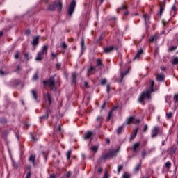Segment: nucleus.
<instances>
[{"instance_id":"obj_1","label":"nucleus","mask_w":178,"mask_h":178,"mask_svg":"<svg viewBox=\"0 0 178 178\" xmlns=\"http://www.w3.org/2000/svg\"><path fill=\"white\" fill-rule=\"evenodd\" d=\"M155 84V82L154 81H150V88L149 90H145L143 92H142L138 98V102L139 104H141L142 105H145V99H149L151 98V93L154 92L155 90H154V85Z\"/></svg>"},{"instance_id":"obj_2","label":"nucleus","mask_w":178,"mask_h":178,"mask_svg":"<svg viewBox=\"0 0 178 178\" xmlns=\"http://www.w3.org/2000/svg\"><path fill=\"white\" fill-rule=\"evenodd\" d=\"M116 154H118V150L112 149L107 153H102L99 157V162L105 163L107 159H112V158H116Z\"/></svg>"},{"instance_id":"obj_3","label":"nucleus","mask_w":178,"mask_h":178,"mask_svg":"<svg viewBox=\"0 0 178 178\" xmlns=\"http://www.w3.org/2000/svg\"><path fill=\"white\" fill-rule=\"evenodd\" d=\"M43 86L44 87H49L51 91L55 89V75L51 76L48 79L43 80Z\"/></svg>"},{"instance_id":"obj_4","label":"nucleus","mask_w":178,"mask_h":178,"mask_svg":"<svg viewBox=\"0 0 178 178\" xmlns=\"http://www.w3.org/2000/svg\"><path fill=\"white\" fill-rule=\"evenodd\" d=\"M47 51H48V46L47 45L43 46L42 48V50L37 54V56L35 57V60H37L38 62H41V60H42V56H44V55L47 54Z\"/></svg>"},{"instance_id":"obj_5","label":"nucleus","mask_w":178,"mask_h":178,"mask_svg":"<svg viewBox=\"0 0 178 178\" xmlns=\"http://www.w3.org/2000/svg\"><path fill=\"white\" fill-rule=\"evenodd\" d=\"M76 8V0H72L67 8V14L68 16L71 17L72 15H73V13L74 12V8Z\"/></svg>"},{"instance_id":"obj_6","label":"nucleus","mask_w":178,"mask_h":178,"mask_svg":"<svg viewBox=\"0 0 178 178\" xmlns=\"http://www.w3.org/2000/svg\"><path fill=\"white\" fill-rule=\"evenodd\" d=\"M103 120H104V117L102 115H98L96 118V120H95L96 129H99L102 126Z\"/></svg>"},{"instance_id":"obj_7","label":"nucleus","mask_w":178,"mask_h":178,"mask_svg":"<svg viewBox=\"0 0 178 178\" xmlns=\"http://www.w3.org/2000/svg\"><path fill=\"white\" fill-rule=\"evenodd\" d=\"M120 11L123 12L124 16H127L129 15L127 6H126L125 5H122L121 7L117 8V13H120Z\"/></svg>"},{"instance_id":"obj_8","label":"nucleus","mask_w":178,"mask_h":178,"mask_svg":"<svg viewBox=\"0 0 178 178\" xmlns=\"http://www.w3.org/2000/svg\"><path fill=\"white\" fill-rule=\"evenodd\" d=\"M165 8H166V3L165 2L160 3L159 12L158 13L159 16H162L163 12H165Z\"/></svg>"},{"instance_id":"obj_9","label":"nucleus","mask_w":178,"mask_h":178,"mask_svg":"<svg viewBox=\"0 0 178 178\" xmlns=\"http://www.w3.org/2000/svg\"><path fill=\"white\" fill-rule=\"evenodd\" d=\"M38 44H40V35L33 36L31 41V44L33 47H37Z\"/></svg>"},{"instance_id":"obj_10","label":"nucleus","mask_w":178,"mask_h":178,"mask_svg":"<svg viewBox=\"0 0 178 178\" xmlns=\"http://www.w3.org/2000/svg\"><path fill=\"white\" fill-rule=\"evenodd\" d=\"M44 99L46 102H48L49 106H51V105L52 104V96L51 95V94L47 93L44 95Z\"/></svg>"},{"instance_id":"obj_11","label":"nucleus","mask_w":178,"mask_h":178,"mask_svg":"<svg viewBox=\"0 0 178 178\" xmlns=\"http://www.w3.org/2000/svg\"><path fill=\"white\" fill-rule=\"evenodd\" d=\"M159 134V128L158 127H154L152 130V138H155Z\"/></svg>"},{"instance_id":"obj_12","label":"nucleus","mask_w":178,"mask_h":178,"mask_svg":"<svg viewBox=\"0 0 178 178\" xmlns=\"http://www.w3.org/2000/svg\"><path fill=\"white\" fill-rule=\"evenodd\" d=\"M77 78V75L76 73H72L71 75V84L73 87H76V84L77 83L76 79Z\"/></svg>"},{"instance_id":"obj_13","label":"nucleus","mask_w":178,"mask_h":178,"mask_svg":"<svg viewBox=\"0 0 178 178\" xmlns=\"http://www.w3.org/2000/svg\"><path fill=\"white\" fill-rule=\"evenodd\" d=\"M92 136H94V132L91 131H87L83 136V138L85 140H90V138L92 137Z\"/></svg>"},{"instance_id":"obj_14","label":"nucleus","mask_w":178,"mask_h":178,"mask_svg":"<svg viewBox=\"0 0 178 178\" xmlns=\"http://www.w3.org/2000/svg\"><path fill=\"white\" fill-rule=\"evenodd\" d=\"M114 49H115V47L108 46L106 47H104V54H111V52H113Z\"/></svg>"},{"instance_id":"obj_15","label":"nucleus","mask_w":178,"mask_h":178,"mask_svg":"<svg viewBox=\"0 0 178 178\" xmlns=\"http://www.w3.org/2000/svg\"><path fill=\"white\" fill-rule=\"evenodd\" d=\"M131 149L133 152H137L140 149V143H136L131 147Z\"/></svg>"},{"instance_id":"obj_16","label":"nucleus","mask_w":178,"mask_h":178,"mask_svg":"<svg viewBox=\"0 0 178 178\" xmlns=\"http://www.w3.org/2000/svg\"><path fill=\"white\" fill-rule=\"evenodd\" d=\"M156 79L157 81H160V82L165 81V75L163 73L156 74Z\"/></svg>"},{"instance_id":"obj_17","label":"nucleus","mask_w":178,"mask_h":178,"mask_svg":"<svg viewBox=\"0 0 178 178\" xmlns=\"http://www.w3.org/2000/svg\"><path fill=\"white\" fill-rule=\"evenodd\" d=\"M28 161L33 164V166H35V155L31 154L28 159Z\"/></svg>"},{"instance_id":"obj_18","label":"nucleus","mask_w":178,"mask_h":178,"mask_svg":"<svg viewBox=\"0 0 178 178\" xmlns=\"http://www.w3.org/2000/svg\"><path fill=\"white\" fill-rule=\"evenodd\" d=\"M96 68L94 66H90L88 69V76H91V74H94L95 73Z\"/></svg>"},{"instance_id":"obj_19","label":"nucleus","mask_w":178,"mask_h":178,"mask_svg":"<svg viewBox=\"0 0 178 178\" xmlns=\"http://www.w3.org/2000/svg\"><path fill=\"white\" fill-rule=\"evenodd\" d=\"M47 9L51 12L55 11V10L56 9V3H54L52 4H49L47 7Z\"/></svg>"},{"instance_id":"obj_20","label":"nucleus","mask_w":178,"mask_h":178,"mask_svg":"<svg viewBox=\"0 0 178 178\" xmlns=\"http://www.w3.org/2000/svg\"><path fill=\"white\" fill-rule=\"evenodd\" d=\"M21 83L20 79H13L11 81L12 86H13V87L16 88L17 87V86H19Z\"/></svg>"},{"instance_id":"obj_21","label":"nucleus","mask_w":178,"mask_h":178,"mask_svg":"<svg viewBox=\"0 0 178 178\" xmlns=\"http://www.w3.org/2000/svg\"><path fill=\"white\" fill-rule=\"evenodd\" d=\"M129 73V70H127L124 72H122L120 73V83H122V81H123V77H124V76L127 75Z\"/></svg>"},{"instance_id":"obj_22","label":"nucleus","mask_w":178,"mask_h":178,"mask_svg":"<svg viewBox=\"0 0 178 178\" xmlns=\"http://www.w3.org/2000/svg\"><path fill=\"white\" fill-rule=\"evenodd\" d=\"M134 120V117L130 116L126 119V124H131Z\"/></svg>"},{"instance_id":"obj_23","label":"nucleus","mask_w":178,"mask_h":178,"mask_svg":"<svg viewBox=\"0 0 178 178\" xmlns=\"http://www.w3.org/2000/svg\"><path fill=\"white\" fill-rule=\"evenodd\" d=\"M138 132V128L134 129L131 134V140H134L136 138V136H137V133Z\"/></svg>"},{"instance_id":"obj_24","label":"nucleus","mask_w":178,"mask_h":178,"mask_svg":"<svg viewBox=\"0 0 178 178\" xmlns=\"http://www.w3.org/2000/svg\"><path fill=\"white\" fill-rule=\"evenodd\" d=\"M49 117V116L48 115V114H46V113H45L44 115H43L39 117V119H40V123H42V120H47Z\"/></svg>"},{"instance_id":"obj_25","label":"nucleus","mask_w":178,"mask_h":178,"mask_svg":"<svg viewBox=\"0 0 178 178\" xmlns=\"http://www.w3.org/2000/svg\"><path fill=\"white\" fill-rule=\"evenodd\" d=\"M143 52H144L143 49H140V50H138L134 59H138V58H140V56H141Z\"/></svg>"},{"instance_id":"obj_26","label":"nucleus","mask_w":178,"mask_h":178,"mask_svg":"<svg viewBox=\"0 0 178 178\" xmlns=\"http://www.w3.org/2000/svg\"><path fill=\"white\" fill-rule=\"evenodd\" d=\"M158 40V36L156 35H152L149 38V42H154V41H156Z\"/></svg>"},{"instance_id":"obj_27","label":"nucleus","mask_w":178,"mask_h":178,"mask_svg":"<svg viewBox=\"0 0 178 178\" xmlns=\"http://www.w3.org/2000/svg\"><path fill=\"white\" fill-rule=\"evenodd\" d=\"M24 60L27 62V60H30V59H31V55H30L29 53L25 52L24 54Z\"/></svg>"},{"instance_id":"obj_28","label":"nucleus","mask_w":178,"mask_h":178,"mask_svg":"<svg viewBox=\"0 0 178 178\" xmlns=\"http://www.w3.org/2000/svg\"><path fill=\"white\" fill-rule=\"evenodd\" d=\"M56 8L58 9V12H62L63 4L62 2H58L56 4Z\"/></svg>"},{"instance_id":"obj_29","label":"nucleus","mask_w":178,"mask_h":178,"mask_svg":"<svg viewBox=\"0 0 178 178\" xmlns=\"http://www.w3.org/2000/svg\"><path fill=\"white\" fill-rule=\"evenodd\" d=\"M143 17L145 19L146 26H148V24H149V16L147 15H144Z\"/></svg>"},{"instance_id":"obj_30","label":"nucleus","mask_w":178,"mask_h":178,"mask_svg":"<svg viewBox=\"0 0 178 178\" xmlns=\"http://www.w3.org/2000/svg\"><path fill=\"white\" fill-rule=\"evenodd\" d=\"M140 169H141V161L136 165L134 172H137L140 170Z\"/></svg>"},{"instance_id":"obj_31","label":"nucleus","mask_w":178,"mask_h":178,"mask_svg":"<svg viewBox=\"0 0 178 178\" xmlns=\"http://www.w3.org/2000/svg\"><path fill=\"white\" fill-rule=\"evenodd\" d=\"M31 94L33 95V99H35V101H37V98H38V97H37V92L35 90H31Z\"/></svg>"},{"instance_id":"obj_32","label":"nucleus","mask_w":178,"mask_h":178,"mask_svg":"<svg viewBox=\"0 0 178 178\" xmlns=\"http://www.w3.org/2000/svg\"><path fill=\"white\" fill-rule=\"evenodd\" d=\"M46 113L45 114L47 115V116H49V113H51V112H52V110L51 108H49V105H47L46 107Z\"/></svg>"},{"instance_id":"obj_33","label":"nucleus","mask_w":178,"mask_h":178,"mask_svg":"<svg viewBox=\"0 0 178 178\" xmlns=\"http://www.w3.org/2000/svg\"><path fill=\"white\" fill-rule=\"evenodd\" d=\"M177 49V46H172L169 47L168 52H173V51H176Z\"/></svg>"},{"instance_id":"obj_34","label":"nucleus","mask_w":178,"mask_h":178,"mask_svg":"<svg viewBox=\"0 0 178 178\" xmlns=\"http://www.w3.org/2000/svg\"><path fill=\"white\" fill-rule=\"evenodd\" d=\"M123 131V126H120L118 129H117V134H122V132Z\"/></svg>"},{"instance_id":"obj_35","label":"nucleus","mask_w":178,"mask_h":178,"mask_svg":"<svg viewBox=\"0 0 178 178\" xmlns=\"http://www.w3.org/2000/svg\"><path fill=\"white\" fill-rule=\"evenodd\" d=\"M131 176V175H130V173L129 172H124L122 176V178H130Z\"/></svg>"},{"instance_id":"obj_36","label":"nucleus","mask_w":178,"mask_h":178,"mask_svg":"<svg viewBox=\"0 0 178 178\" xmlns=\"http://www.w3.org/2000/svg\"><path fill=\"white\" fill-rule=\"evenodd\" d=\"M123 169V165H118V170H117V172H118V174L120 175V172H122V170Z\"/></svg>"},{"instance_id":"obj_37","label":"nucleus","mask_w":178,"mask_h":178,"mask_svg":"<svg viewBox=\"0 0 178 178\" xmlns=\"http://www.w3.org/2000/svg\"><path fill=\"white\" fill-rule=\"evenodd\" d=\"M71 156H72V150H68L66 153V156H67V161H69V159H70Z\"/></svg>"},{"instance_id":"obj_38","label":"nucleus","mask_w":178,"mask_h":178,"mask_svg":"<svg viewBox=\"0 0 178 178\" xmlns=\"http://www.w3.org/2000/svg\"><path fill=\"white\" fill-rule=\"evenodd\" d=\"M96 62L97 67H99V66H102V60L100 58H97Z\"/></svg>"},{"instance_id":"obj_39","label":"nucleus","mask_w":178,"mask_h":178,"mask_svg":"<svg viewBox=\"0 0 178 178\" xmlns=\"http://www.w3.org/2000/svg\"><path fill=\"white\" fill-rule=\"evenodd\" d=\"M60 47L63 48V49H66L67 48V44L65 42H62L60 43Z\"/></svg>"},{"instance_id":"obj_40","label":"nucleus","mask_w":178,"mask_h":178,"mask_svg":"<svg viewBox=\"0 0 178 178\" xmlns=\"http://www.w3.org/2000/svg\"><path fill=\"white\" fill-rule=\"evenodd\" d=\"M90 150L93 152H97L98 151V146H92L90 147Z\"/></svg>"},{"instance_id":"obj_41","label":"nucleus","mask_w":178,"mask_h":178,"mask_svg":"<svg viewBox=\"0 0 178 178\" xmlns=\"http://www.w3.org/2000/svg\"><path fill=\"white\" fill-rule=\"evenodd\" d=\"M165 168L167 169H170V168H172V163L170 161H168L166 163H165Z\"/></svg>"},{"instance_id":"obj_42","label":"nucleus","mask_w":178,"mask_h":178,"mask_svg":"<svg viewBox=\"0 0 178 178\" xmlns=\"http://www.w3.org/2000/svg\"><path fill=\"white\" fill-rule=\"evenodd\" d=\"M100 84L101 86H105L106 84V79H100Z\"/></svg>"},{"instance_id":"obj_43","label":"nucleus","mask_w":178,"mask_h":178,"mask_svg":"<svg viewBox=\"0 0 178 178\" xmlns=\"http://www.w3.org/2000/svg\"><path fill=\"white\" fill-rule=\"evenodd\" d=\"M111 118H112V111H109L108 115L106 118V122H109V120H111Z\"/></svg>"},{"instance_id":"obj_44","label":"nucleus","mask_w":178,"mask_h":178,"mask_svg":"<svg viewBox=\"0 0 178 178\" xmlns=\"http://www.w3.org/2000/svg\"><path fill=\"white\" fill-rule=\"evenodd\" d=\"M14 58L15 59H19V51H15L14 52Z\"/></svg>"},{"instance_id":"obj_45","label":"nucleus","mask_w":178,"mask_h":178,"mask_svg":"<svg viewBox=\"0 0 178 178\" xmlns=\"http://www.w3.org/2000/svg\"><path fill=\"white\" fill-rule=\"evenodd\" d=\"M166 116H167L168 119H170L171 118L173 117V113H172V112L167 113Z\"/></svg>"},{"instance_id":"obj_46","label":"nucleus","mask_w":178,"mask_h":178,"mask_svg":"<svg viewBox=\"0 0 178 178\" xmlns=\"http://www.w3.org/2000/svg\"><path fill=\"white\" fill-rule=\"evenodd\" d=\"M172 65H178V57H176L172 60Z\"/></svg>"},{"instance_id":"obj_47","label":"nucleus","mask_w":178,"mask_h":178,"mask_svg":"<svg viewBox=\"0 0 178 178\" xmlns=\"http://www.w3.org/2000/svg\"><path fill=\"white\" fill-rule=\"evenodd\" d=\"M134 124H138L140 123V120L139 119H136L134 117V121H133Z\"/></svg>"},{"instance_id":"obj_48","label":"nucleus","mask_w":178,"mask_h":178,"mask_svg":"<svg viewBox=\"0 0 178 178\" xmlns=\"http://www.w3.org/2000/svg\"><path fill=\"white\" fill-rule=\"evenodd\" d=\"M148 129V125H147V124H145L144 126H143V128L142 129V131L143 133H145V131H147V129Z\"/></svg>"},{"instance_id":"obj_49","label":"nucleus","mask_w":178,"mask_h":178,"mask_svg":"<svg viewBox=\"0 0 178 178\" xmlns=\"http://www.w3.org/2000/svg\"><path fill=\"white\" fill-rule=\"evenodd\" d=\"M33 80H34L35 81L36 80H38V73H35V74H33Z\"/></svg>"},{"instance_id":"obj_50","label":"nucleus","mask_w":178,"mask_h":178,"mask_svg":"<svg viewBox=\"0 0 178 178\" xmlns=\"http://www.w3.org/2000/svg\"><path fill=\"white\" fill-rule=\"evenodd\" d=\"M174 102H178V94H175L173 97Z\"/></svg>"},{"instance_id":"obj_51","label":"nucleus","mask_w":178,"mask_h":178,"mask_svg":"<svg viewBox=\"0 0 178 178\" xmlns=\"http://www.w3.org/2000/svg\"><path fill=\"white\" fill-rule=\"evenodd\" d=\"M110 91H111V86L109 85V83H108L106 85V92H107V94H109Z\"/></svg>"},{"instance_id":"obj_52","label":"nucleus","mask_w":178,"mask_h":178,"mask_svg":"<svg viewBox=\"0 0 178 178\" xmlns=\"http://www.w3.org/2000/svg\"><path fill=\"white\" fill-rule=\"evenodd\" d=\"M81 48L83 49L84 48V38L81 40Z\"/></svg>"},{"instance_id":"obj_53","label":"nucleus","mask_w":178,"mask_h":178,"mask_svg":"<svg viewBox=\"0 0 178 178\" xmlns=\"http://www.w3.org/2000/svg\"><path fill=\"white\" fill-rule=\"evenodd\" d=\"M20 69H22V67H20V65H17L16 70H15V73H19Z\"/></svg>"},{"instance_id":"obj_54","label":"nucleus","mask_w":178,"mask_h":178,"mask_svg":"<svg viewBox=\"0 0 178 178\" xmlns=\"http://www.w3.org/2000/svg\"><path fill=\"white\" fill-rule=\"evenodd\" d=\"M25 178H31V172L29 171L26 173Z\"/></svg>"},{"instance_id":"obj_55","label":"nucleus","mask_w":178,"mask_h":178,"mask_svg":"<svg viewBox=\"0 0 178 178\" xmlns=\"http://www.w3.org/2000/svg\"><path fill=\"white\" fill-rule=\"evenodd\" d=\"M71 175H72V172H70V171H68L67 173L64 175V177L69 178L70 177Z\"/></svg>"},{"instance_id":"obj_56","label":"nucleus","mask_w":178,"mask_h":178,"mask_svg":"<svg viewBox=\"0 0 178 178\" xmlns=\"http://www.w3.org/2000/svg\"><path fill=\"white\" fill-rule=\"evenodd\" d=\"M60 66H61L60 63H58L56 64L55 67L57 70H59L60 69Z\"/></svg>"},{"instance_id":"obj_57","label":"nucleus","mask_w":178,"mask_h":178,"mask_svg":"<svg viewBox=\"0 0 178 178\" xmlns=\"http://www.w3.org/2000/svg\"><path fill=\"white\" fill-rule=\"evenodd\" d=\"M102 170H104V169L102 167H99L97 169V173H102Z\"/></svg>"},{"instance_id":"obj_58","label":"nucleus","mask_w":178,"mask_h":178,"mask_svg":"<svg viewBox=\"0 0 178 178\" xmlns=\"http://www.w3.org/2000/svg\"><path fill=\"white\" fill-rule=\"evenodd\" d=\"M57 55H58V53H56V54L51 53V58H53V59H55V58H56Z\"/></svg>"},{"instance_id":"obj_59","label":"nucleus","mask_w":178,"mask_h":178,"mask_svg":"<svg viewBox=\"0 0 178 178\" xmlns=\"http://www.w3.org/2000/svg\"><path fill=\"white\" fill-rule=\"evenodd\" d=\"M145 155H147V153L145 152V151H142L141 152L142 158H145Z\"/></svg>"},{"instance_id":"obj_60","label":"nucleus","mask_w":178,"mask_h":178,"mask_svg":"<svg viewBox=\"0 0 178 178\" xmlns=\"http://www.w3.org/2000/svg\"><path fill=\"white\" fill-rule=\"evenodd\" d=\"M170 152H172V154H176V148L172 147L170 149Z\"/></svg>"},{"instance_id":"obj_61","label":"nucleus","mask_w":178,"mask_h":178,"mask_svg":"<svg viewBox=\"0 0 178 178\" xmlns=\"http://www.w3.org/2000/svg\"><path fill=\"white\" fill-rule=\"evenodd\" d=\"M172 12H176V10H177V8H176L175 5L172 6Z\"/></svg>"},{"instance_id":"obj_62","label":"nucleus","mask_w":178,"mask_h":178,"mask_svg":"<svg viewBox=\"0 0 178 178\" xmlns=\"http://www.w3.org/2000/svg\"><path fill=\"white\" fill-rule=\"evenodd\" d=\"M13 168H15L17 169V168H18L17 163L15 161L13 162Z\"/></svg>"},{"instance_id":"obj_63","label":"nucleus","mask_w":178,"mask_h":178,"mask_svg":"<svg viewBox=\"0 0 178 178\" xmlns=\"http://www.w3.org/2000/svg\"><path fill=\"white\" fill-rule=\"evenodd\" d=\"M60 130H61L60 125H58V126L56 128V131L59 132V131H60Z\"/></svg>"},{"instance_id":"obj_64","label":"nucleus","mask_w":178,"mask_h":178,"mask_svg":"<svg viewBox=\"0 0 178 178\" xmlns=\"http://www.w3.org/2000/svg\"><path fill=\"white\" fill-rule=\"evenodd\" d=\"M49 178H56V175L55 174L50 175Z\"/></svg>"}]
</instances>
